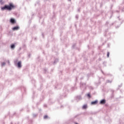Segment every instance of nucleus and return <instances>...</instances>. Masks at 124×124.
Instances as JSON below:
<instances>
[{
  "label": "nucleus",
  "instance_id": "0eeeda50",
  "mask_svg": "<svg viewBox=\"0 0 124 124\" xmlns=\"http://www.w3.org/2000/svg\"><path fill=\"white\" fill-rule=\"evenodd\" d=\"M11 48L12 49H14V48H15V45H14V44L12 45L11 46Z\"/></svg>",
  "mask_w": 124,
  "mask_h": 124
},
{
  "label": "nucleus",
  "instance_id": "1a4fd4ad",
  "mask_svg": "<svg viewBox=\"0 0 124 124\" xmlns=\"http://www.w3.org/2000/svg\"><path fill=\"white\" fill-rule=\"evenodd\" d=\"M4 65H5V62H2L1 63V66H3Z\"/></svg>",
  "mask_w": 124,
  "mask_h": 124
},
{
  "label": "nucleus",
  "instance_id": "20e7f679",
  "mask_svg": "<svg viewBox=\"0 0 124 124\" xmlns=\"http://www.w3.org/2000/svg\"><path fill=\"white\" fill-rule=\"evenodd\" d=\"M105 103H106V101L104 99L101 100L100 102V104H105Z\"/></svg>",
  "mask_w": 124,
  "mask_h": 124
},
{
  "label": "nucleus",
  "instance_id": "39448f33",
  "mask_svg": "<svg viewBox=\"0 0 124 124\" xmlns=\"http://www.w3.org/2000/svg\"><path fill=\"white\" fill-rule=\"evenodd\" d=\"M21 62H18L17 63V66L19 68H21L22 67V65H21Z\"/></svg>",
  "mask_w": 124,
  "mask_h": 124
},
{
  "label": "nucleus",
  "instance_id": "7ed1b4c3",
  "mask_svg": "<svg viewBox=\"0 0 124 124\" xmlns=\"http://www.w3.org/2000/svg\"><path fill=\"white\" fill-rule=\"evenodd\" d=\"M19 26H16L13 28V31H18L19 30Z\"/></svg>",
  "mask_w": 124,
  "mask_h": 124
},
{
  "label": "nucleus",
  "instance_id": "423d86ee",
  "mask_svg": "<svg viewBox=\"0 0 124 124\" xmlns=\"http://www.w3.org/2000/svg\"><path fill=\"white\" fill-rule=\"evenodd\" d=\"M91 104L95 105V104H97V101H95L91 102Z\"/></svg>",
  "mask_w": 124,
  "mask_h": 124
},
{
  "label": "nucleus",
  "instance_id": "f257e3e1",
  "mask_svg": "<svg viewBox=\"0 0 124 124\" xmlns=\"http://www.w3.org/2000/svg\"><path fill=\"white\" fill-rule=\"evenodd\" d=\"M13 8H15V5L12 3H10L9 5H5L4 6L1 7V10H8L9 11H11Z\"/></svg>",
  "mask_w": 124,
  "mask_h": 124
},
{
  "label": "nucleus",
  "instance_id": "f03ea898",
  "mask_svg": "<svg viewBox=\"0 0 124 124\" xmlns=\"http://www.w3.org/2000/svg\"><path fill=\"white\" fill-rule=\"evenodd\" d=\"M10 22L12 24H15V23H16V21H15V19H14V18H11L10 20Z\"/></svg>",
  "mask_w": 124,
  "mask_h": 124
},
{
  "label": "nucleus",
  "instance_id": "6e6552de",
  "mask_svg": "<svg viewBox=\"0 0 124 124\" xmlns=\"http://www.w3.org/2000/svg\"><path fill=\"white\" fill-rule=\"evenodd\" d=\"M83 109H87V105H84L83 107H82Z\"/></svg>",
  "mask_w": 124,
  "mask_h": 124
},
{
  "label": "nucleus",
  "instance_id": "9d476101",
  "mask_svg": "<svg viewBox=\"0 0 124 124\" xmlns=\"http://www.w3.org/2000/svg\"><path fill=\"white\" fill-rule=\"evenodd\" d=\"M87 96H88V97H89V98H91V94H90V93L87 94Z\"/></svg>",
  "mask_w": 124,
  "mask_h": 124
},
{
  "label": "nucleus",
  "instance_id": "9b49d317",
  "mask_svg": "<svg viewBox=\"0 0 124 124\" xmlns=\"http://www.w3.org/2000/svg\"><path fill=\"white\" fill-rule=\"evenodd\" d=\"M110 55V53H109V52H108V53H107V57H108V58H109V55Z\"/></svg>",
  "mask_w": 124,
  "mask_h": 124
},
{
  "label": "nucleus",
  "instance_id": "f8f14e48",
  "mask_svg": "<svg viewBox=\"0 0 124 124\" xmlns=\"http://www.w3.org/2000/svg\"><path fill=\"white\" fill-rule=\"evenodd\" d=\"M47 118H48V116L45 115V116H44V119H47Z\"/></svg>",
  "mask_w": 124,
  "mask_h": 124
}]
</instances>
